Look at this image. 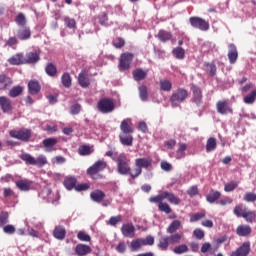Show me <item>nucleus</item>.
Returning <instances> with one entry per match:
<instances>
[{"instance_id": "obj_1", "label": "nucleus", "mask_w": 256, "mask_h": 256, "mask_svg": "<svg viewBox=\"0 0 256 256\" xmlns=\"http://www.w3.org/2000/svg\"><path fill=\"white\" fill-rule=\"evenodd\" d=\"M120 130L122 134H119L120 143L126 147H131L133 145V133L135 129L133 128V122L131 118H126L122 120L120 124Z\"/></svg>"}, {"instance_id": "obj_2", "label": "nucleus", "mask_w": 256, "mask_h": 256, "mask_svg": "<svg viewBox=\"0 0 256 256\" xmlns=\"http://www.w3.org/2000/svg\"><path fill=\"white\" fill-rule=\"evenodd\" d=\"M105 169H107V162L104 160H98L87 169L86 173L91 177V179L97 181L99 179H103V175L100 173L101 171H105Z\"/></svg>"}, {"instance_id": "obj_3", "label": "nucleus", "mask_w": 256, "mask_h": 256, "mask_svg": "<svg viewBox=\"0 0 256 256\" xmlns=\"http://www.w3.org/2000/svg\"><path fill=\"white\" fill-rule=\"evenodd\" d=\"M117 171L120 175H135V172H131V166H129V160L125 154H120L116 158Z\"/></svg>"}, {"instance_id": "obj_4", "label": "nucleus", "mask_w": 256, "mask_h": 256, "mask_svg": "<svg viewBox=\"0 0 256 256\" xmlns=\"http://www.w3.org/2000/svg\"><path fill=\"white\" fill-rule=\"evenodd\" d=\"M135 167L134 174H131V179H137V177L143 173V169L153 167V160L149 158H137L135 160Z\"/></svg>"}, {"instance_id": "obj_5", "label": "nucleus", "mask_w": 256, "mask_h": 256, "mask_svg": "<svg viewBox=\"0 0 256 256\" xmlns=\"http://www.w3.org/2000/svg\"><path fill=\"white\" fill-rule=\"evenodd\" d=\"M187 97H189V92L185 88L176 89L170 97L171 106L179 107V105H181V103H183Z\"/></svg>"}, {"instance_id": "obj_6", "label": "nucleus", "mask_w": 256, "mask_h": 256, "mask_svg": "<svg viewBox=\"0 0 256 256\" xmlns=\"http://www.w3.org/2000/svg\"><path fill=\"white\" fill-rule=\"evenodd\" d=\"M97 109L104 115L113 113V111H115V102L111 98H101L97 103Z\"/></svg>"}, {"instance_id": "obj_7", "label": "nucleus", "mask_w": 256, "mask_h": 256, "mask_svg": "<svg viewBox=\"0 0 256 256\" xmlns=\"http://www.w3.org/2000/svg\"><path fill=\"white\" fill-rule=\"evenodd\" d=\"M189 23L194 29H199V31H209V22L201 17H190Z\"/></svg>"}, {"instance_id": "obj_8", "label": "nucleus", "mask_w": 256, "mask_h": 256, "mask_svg": "<svg viewBox=\"0 0 256 256\" xmlns=\"http://www.w3.org/2000/svg\"><path fill=\"white\" fill-rule=\"evenodd\" d=\"M9 135L13 139H18L19 141H23L24 143H27V141L31 139L32 133L29 129H21V130H10Z\"/></svg>"}, {"instance_id": "obj_9", "label": "nucleus", "mask_w": 256, "mask_h": 256, "mask_svg": "<svg viewBox=\"0 0 256 256\" xmlns=\"http://www.w3.org/2000/svg\"><path fill=\"white\" fill-rule=\"evenodd\" d=\"M133 57H134L133 53L126 52L121 54L119 59V68L121 71H127V69L131 67Z\"/></svg>"}, {"instance_id": "obj_10", "label": "nucleus", "mask_w": 256, "mask_h": 256, "mask_svg": "<svg viewBox=\"0 0 256 256\" xmlns=\"http://www.w3.org/2000/svg\"><path fill=\"white\" fill-rule=\"evenodd\" d=\"M217 113L220 115H227L228 113H233V108L229 105V101L220 100L216 103Z\"/></svg>"}, {"instance_id": "obj_11", "label": "nucleus", "mask_w": 256, "mask_h": 256, "mask_svg": "<svg viewBox=\"0 0 256 256\" xmlns=\"http://www.w3.org/2000/svg\"><path fill=\"white\" fill-rule=\"evenodd\" d=\"M191 91L192 103H195V105H201V103H203V91H201V88L197 85H192Z\"/></svg>"}, {"instance_id": "obj_12", "label": "nucleus", "mask_w": 256, "mask_h": 256, "mask_svg": "<svg viewBox=\"0 0 256 256\" xmlns=\"http://www.w3.org/2000/svg\"><path fill=\"white\" fill-rule=\"evenodd\" d=\"M251 252V242H244L238 249L233 251L230 256H248Z\"/></svg>"}, {"instance_id": "obj_13", "label": "nucleus", "mask_w": 256, "mask_h": 256, "mask_svg": "<svg viewBox=\"0 0 256 256\" xmlns=\"http://www.w3.org/2000/svg\"><path fill=\"white\" fill-rule=\"evenodd\" d=\"M78 84L83 89H87L89 85H91V80L89 79V71L88 70H82L78 75Z\"/></svg>"}, {"instance_id": "obj_14", "label": "nucleus", "mask_w": 256, "mask_h": 256, "mask_svg": "<svg viewBox=\"0 0 256 256\" xmlns=\"http://www.w3.org/2000/svg\"><path fill=\"white\" fill-rule=\"evenodd\" d=\"M239 58V52L237 51V46L235 44L231 43L228 45V59L230 65H234V63H237V59Z\"/></svg>"}, {"instance_id": "obj_15", "label": "nucleus", "mask_w": 256, "mask_h": 256, "mask_svg": "<svg viewBox=\"0 0 256 256\" xmlns=\"http://www.w3.org/2000/svg\"><path fill=\"white\" fill-rule=\"evenodd\" d=\"M0 108L4 113H11V111H13L11 99L6 96H0Z\"/></svg>"}, {"instance_id": "obj_16", "label": "nucleus", "mask_w": 256, "mask_h": 256, "mask_svg": "<svg viewBox=\"0 0 256 256\" xmlns=\"http://www.w3.org/2000/svg\"><path fill=\"white\" fill-rule=\"evenodd\" d=\"M41 59L38 52H28L24 56V65H35Z\"/></svg>"}, {"instance_id": "obj_17", "label": "nucleus", "mask_w": 256, "mask_h": 256, "mask_svg": "<svg viewBox=\"0 0 256 256\" xmlns=\"http://www.w3.org/2000/svg\"><path fill=\"white\" fill-rule=\"evenodd\" d=\"M17 37L20 41H27L31 39V28L28 26H22L17 31Z\"/></svg>"}, {"instance_id": "obj_18", "label": "nucleus", "mask_w": 256, "mask_h": 256, "mask_svg": "<svg viewBox=\"0 0 256 256\" xmlns=\"http://www.w3.org/2000/svg\"><path fill=\"white\" fill-rule=\"evenodd\" d=\"M121 233L123 237L132 239V237H135V226L131 223L123 224L121 227Z\"/></svg>"}, {"instance_id": "obj_19", "label": "nucleus", "mask_w": 256, "mask_h": 256, "mask_svg": "<svg viewBox=\"0 0 256 256\" xmlns=\"http://www.w3.org/2000/svg\"><path fill=\"white\" fill-rule=\"evenodd\" d=\"M11 85H13V80L5 74H0V91H7Z\"/></svg>"}, {"instance_id": "obj_20", "label": "nucleus", "mask_w": 256, "mask_h": 256, "mask_svg": "<svg viewBox=\"0 0 256 256\" xmlns=\"http://www.w3.org/2000/svg\"><path fill=\"white\" fill-rule=\"evenodd\" d=\"M57 138H46L42 141V145L45 147V151L47 153H51V151H55V145H57Z\"/></svg>"}, {"instance_id": "obj_21", "label": "nucleus", "mask_w": 256, "mask_h": 256, "mask_svg": "<svg viewBox=\"0 0 256 256\" xmlns=\"http://www.w3.org/2000/svg\"><path fill=\"white\" fill-rule=\"evenodd\" d=\"M251 231V226L242 224L236 228V235H238V237H249Z\"/></svg>"}, {"instance_id": "obj_22", "label": "nucleus", "mask_w": 256, "mask_h": 256, "mask_svg": "<svg viewBox=\"0 0 256 256\" xmlns=\"http://www.w3.org/2000/svg\"><path fill=\"white\" fill-rule=\"evenodd\" d=\"M15 185L20 191H30L31 185H33V181L27 179L18 180L15 182Z\"/></svg>"}, {"instance_id": "obj_23", "label": "nucleus", "mask_w": 256, "mask_h": 256, "mask_svg": "<svg viewBox=\"0 0 256 256\" xmlns=\"http://www.w3.org/2000/svg\"><path fill=\"white\" fill-rule=\"evenodd\" d=\"M156 38L160 40L161 43H167L173 39V34L167 30L161 29L158 31Z\"/></svg>"}, {"instance_id": "obj_24", "label": "nucleus", "mask_w": 256, "mask_h": 256, "mask_svg": "<svg viewBox=\"0 0 256 256\" xmlns=\"http://www.w3.org/2000/svg\"><path fill=\"white\" fill-rule=\"evenodd\" d=\"M67 235V230H65V226H56L53 230V237L58 239V241H63Z\"/></svg>"}, {"instance_id": "obj_25", "label": "nucleus", "mask_w": 256, "mask_h": 256, "mask_svg": "<svg viewBox=\"0 0 256 256\" xmlns=\"http://www.w3.org/2000/svg\"><path fill=\"white\" fill-rule=\"evenodd\" d=\"M132 77L134 81H145L147 79V71L143 70L142 68H137L133 70Z\"/></svg>"}, {"instance_id": "obj_26", "label": "nucleus", "mask_w": 256, "mask_h": 256, "mask_svg": "<svg viewBox=\"0 0 256 256\" xmlns=\"http://www.w3.org/2000/svg\"><path fill=\"white\" fill-rule=\"evenodd\" d=\"M10 65H25V56L21 53H17L8 59Z\"/></svg>"}, {"instance_id": "obj_27", "label": "nucleus", "mask_w": 256, "mask_h": 256, "mask_svg": "<svg viewBox=\"0 0 256 256\" xmlns=\"http://www.w3.org/2000/svg\"><path fill=\"white\" fill-rule=\"evenodd\" d=\"M74 251L78 256H85V255H89V253H91L92 249L89 247V245L78 244L75 247Z\"/></svg>"}, {"instance_id": "obj_28", "label": "nucleus", "mask_w": 256, "mask_h": 256, "mask_svg": "<svg viewBox=\"0 0 256 256\" xmlns=\"http://www.w3.org/2000/svg\"><path fill=\"white\" fill-rule=\"evenodd\" d=\"M105 197V192L99 189L94 190L90 193V198L94 201V203H101V201H103Z\"/></svg>"}, {"instance_id": "obj_29", "label": "nucleus", "mask_w": 256, "mask_h": 256, "mask_svg": "<svg viewBox=\"0 0 256 256\" xmlns=\"http://www.w3.org/2000/svg\"><path fill=\"white\" fill-rule=\"evenodd\" d=\"M28 91L30 95H37L39 91H41V85L39 84V81L37 80H31L28 83Z\"/></svg>"}, {"instance_id": "obj_30", "label": "nucleus", "mask_w": 256, "mask_h": 256, "mask_svg": "<svg viewBox=\"0 0 256 256\" xmlns=\"http://www.w3.org/2000/svg\"><path fill=\"white\" fill-rule=\"evenodd\" d=\"M64 186L68 191H71L72 189H75L77 186V178L74 176H68L64 179Z\"/></svg>"}, {"instance_id": "obj_31", "label": "nucleus", "mask_w": 256, "mask_h": 256, "mask_svg": "<svg viewBox=\"0 0 256 256\" xmlns=\"http://www.w3.org/2000/svg\"><path fill=\"white\" fill-rule=\"evenodd\" d=\"M164 199H167L171 205H179V203H181V199L169 191H164Z\"/></svg>"}, {"instance_id": "obj_32", "label": "nucleus", "mask_w": 256, "mask_h": 256, "mask_svg": "<svg viewBox=\"0 0 256 256\" xmlns=\"http://www.w3.org/2000/svg\"><path fill=\"white\" fill-rule=\"evenodd\" d=\"M45 73L48 77H57V66L51 62L47 63L45 66Z\"/></svg>"}, {"instance_id": "obj_33", "label": "nucleus", "mask_w": 256, "mask_h": 256, "mask_svg": "<svg viewBox=\"0 0 256 256\" xmlns=\"http://www.w3.org/2000/svg\"><path fill=\"white\" fill-rule=\"evenodd\" d=\"M94 149L93 146H89L87 144H83L78 148V153L79 155H81L82 157H85L87 155H91V153H93Z\"/></svg>"}, {"instance_id": "obj_34", "label": "nucleus", "mask_w": 256, "mask_h": 256, "mask_svg": "<svg viewBox=\"0 0 256 256\" xmlns=\"http://www.w3.org/2000/svg\"><path fill=\"white\" fill-rule=\"evenodd\" d=\"M143 245H145V240L141 239V238H137L131 241L130 243V249L131 251H139V249H141V247H143Z\"/></svg>"}, {"instance_id": "obj_35", "label": "nucleus", "mask_w": 256, "mask_h": 256, "mask_svg": "<svg viewBox=\"0 0 256 256\" xmlns=\"http://www.w3.org/2000/svg\"><path fill=\"white\" fill-rule=\"evenodd\" d=\"M159 87H160V91L169 92L171 91V89H173V83H171V81L168 79H161L159 81Z\"/></svg>"}, {"instance_id": "obj_36", "label": "nucleus", "mask_w": 256, "mask_h": 256, "mask_svg": "<svg viewBox=\"0 0 256 256\" xmlns=\"http://www.w3.org/2000/svg\"><path fill=\"white\" fill-rule=\"evenodd\" d=\"M217 149V139L214 137L208 138L206 142V152L211 153V151H215Z\"/></svg>"}, {"instance_id": "obj_37", "label": "nucleus", "mask_w": 256, "mask_h": 256, "mask_svg": "<svg viewBox=\"0 0 256 256\" xmlns=\"http://www.w3.org/2000/svg\"><path fill=\"white\" fill-rule=\"evenodd\" d=\"M61 83L63 87H65L66 89H69V87H71L72 85L71 74L67 72L63 73L61 76Z\"/></svg>"}, {"instance_id": "obj_38", "label": "nucleus", "mask_w": 256, "mask_h": 256, "mask_svg": "<svg viewBox=\"0 0 256 256\" xmlns=\"http://www.w3.org/2000/svg\"><path fill=\"white\" fill-rule=\"evenodd\" d=\"M243 219H245V221L247 223H255V219H256V213L255 211H245L242 215Z\"/></svg>"}, {"instance_id": "obj_39", "label": "nucleus", "mask_w": 256, "mask_h": 256, "mask_svg": "<svg viewBox=\"0 0 256 256\" xmlns=\"http://www.w3.org/2000/svg\"><path fill=\"white\" fill-rule=\"evenodd\" d=\"M23 93V86H14L10 89L8 95L9 97L15 98L19 97Z\"/></svg>"}, {"instance_id": "obj_40", "label": "nucleus", "mask_w": 256, "mask_h": 256, "mask_svg": "<svg viewBox=\"0 0 256 256\" xmlns=\"http://www.w3.org/2000/svg\"><path fill=\"white\" fill-rule=\"evenodd\" d=\"M256 100V89L252 90L250 94L246 95L243 99L246 105H253Z\"/></svg>"}, {"instance_id": "obj_41", "label": "nucleus", "mask_w": 256, "mask_h": 256, "mask_svg": "<svg viewBox=\"0 0 256 256\" xmlns=\"http://www.w3.org/2000/svg\"><path fill=\"white\" fill-rule=\"evenodd\" d=\"M220 198H221V192L212 191V193L207 195L206 201H208V203H215V201H218Z\"/></svg>"}, {"instance_id": "obj_42", "label": "nucleus", "mask_w": 256, "mask_h": 256, "mask_svg": "<svg viewBox=\"0 0 256 256\" xmlns=\"http://www.w3.org/2000/svg\"><path fill=\"white\" fill-rule=\"evenodd\" d=\"M15 23L18 27H25L27 25V18L25 14L19 13L15 18Z\"/></svg>"}, {"instance_id": "obj_43", "label": "nucleus", "mask_w": 256, "mask_h": 256, "mask_svg": "<svg viewBox=\"0 0 256 256\" xmlns=\"http://www.w3.org/2000/svg\"><path fill=\"white\" fill-rule=\"evenodd\" d=\"M172 55L176 58V59H185V49L181 48V47H176L172 50Z\"/></svg>"}, {"instance_id": "obj_44", "label": "nucleus", "mask_w": 256, "mask_h": 256, "mask_svg": "<svg viewBox=\"0 0 256 256\" xmlns=\"http://www.w3.org/2000/svg\"><path fill=\"white\" fill-rule=\"evenodd\" d=\"M182 238H183V236L179 233L173 234V235L167 237L168 243L170 245H177V243H181Z\"/></svg>"}, {"instance_id": "obj_45", "label": "nucleus", "mask_w": 256, "mask_h": 256, "mask_svg": "<svg viewBox=\"0 0 256 256\" xmlns=\"http://www.w3.org/2000/svg\"><path fill=\"white\" fill-rule=\"evenodd\" d=\"M205 67L206 73H208L210 77H215V75L217 74V66L214 63H206Z\"/></svg>"}, {"instance_id": "obj_46", "label": "nucleus", "mask_w": 256, "mask_h": 256, "mask_svg": "<svg viewBox=\"0 0 256 256\" xmlns=\"http://www.w3.org/2000/svg\"><path fill=\"white\" fill-rule=\"evenodd\" d=\"M20 159L26 162V165H35V157L31 156V154H28V153L21 154Z\"/></svg>"}, {"instance_id": "obj_47", "label": "nucleus", "mask_w": 256, "mask_h": 256, "mask_svg": "<svg viewBox=\"0 0 256 256\" xmlns=\"http://www.w3.org/2000/svg\"><path fill=\"white\" fill-rule=\"evenodd\" d=\"M138 91H139V97L141 99V101H147L149 94L147 92V86L145 85H141L138 87Z\"/></svg>"}, {"instance_id": "obj_48", "label": "nucleus", "mask_w": 256, "mask_h": 256, "mask_svg": "<svg viewBox=\"0 0 256 256\" xmlns=\"http://www.w3.org/2000/svg\"><path fill=\"white\" fill-rule=\"evenodd\" d=\"M200 251L201 253H210V255L215 254V249H213L211 243L209 242H205L204 244H202Z\"/></svg>"}, {"instance_id": "obj_49", "label": "nucleus", "mask_w": 256, "mask_h": 256, "mask_svg": "<svg viewBox=\"0 0 256 256\" xmlns=\"http://www.w3.org/2000/svg\"><path fill=\"white\" fill-rule=\"evenodd\" d=\"M188 251L189 247H187L186 244L178 245L173 249V253H175V255H183V253H187Z\"/></svg>"}, {"instance_id": "obj_50", "label": "nucleus", "mask_w": 256, "mask_h": 256, "mask_svg": "<svg viewBox=\"0 0 256 256\" xmlns=\"http://www.w3.org/2000/svg\"><path fill=\"white\" fill-rule=\"evenodd\" d=\"M181 227V221L174 220L167 228V233H175Z\"/></svg>"}, {"instance_id": "obj_51", "label": "nucleus", "mask_w": 256, "mask_h": 256, "mask_svg": "<svg viewBox=\"0 0 256 256\" xmlns=\"http://www.w3.org/2000/svg\"><path fill=\"white\" fill-rule=\"evenodd\" d=\"M163 201H165V192H162L159 195L152 196V197L149 198L150 203H158V205L160 203H163Z\"/></svg>"}, {"instance_id": "obj_52", "label": "nucleus", "mask_w": 256, "mask_h": 256, "mask_svg": "<svg viewBox=\"0 0 256 256\" xmlns=\"http://www.w3.org/2000/svg\"><path fill=\"white\" fill-rule=\"evenodd\" d=\"M237 187H239V182L232 181V182L225 184L224 191L226 193H231V191H235V189H237Z\"/></svg>"}, {"instance_id": "obj_53", "label": "nucleus", "mask_w": 256, "mask_h": 256, "mask_svg": "<svg viewBox=\"0 0 256 256\" xmlns=\"http://www.w3.org/2000/svg\"><path fill=\"white\" fill-rule=\"evenodd\" d=\"M185 151H187V144L180 143L179 148L177 150V157L176 159H183L185 157Z\"/></svg>"}, {"instance_id": "obj_54", "label": "nucleus", "mask_w": 256, "mask_h": 256, "mask_svg": "<svg viewBox=\"0 0 256 256\" xmlns=\"http://www.w3.org/2000/svg\"><path fill=\"white\" fill-rule=\"evenodd\" d=\"M201 219H205V212L190 214V223H197Z\"/></svg>"}, {"instance_id": "obj_55", "label": "nucleus", "mask_w": 256, "mask_h": 256, "mask_svg": "<svg viewBox=\"0 0 256 256\" xmlns=\"http://www.w3.org/2000/svg\"><path fill=\"white\" fill-rule=\"evenodd\" d=\"M158 211H161V213H166V215H169L171 213V206L167 204V202H162L158 204Z\"/></svg>"}, {"instance_id": "obj_56", "label": "nucleus", "mask_w": 256, "mask_h": 256, "mask_svg": "<svg viewBox=\"0 0 256 256\" xmlns=\"http://www.w3.org/2000/svg\"><path fill=\"white\" fill-rule=\"evenodd\" d=\"M247 208H243V205H236L234 207L233 213L236 217H243V214L246 213Z\"/></svg>"}, {"instance_id": "obj_57", "label": "nucleus", "mask_w": 256, "mask_h": 256, "mask_svg": "<svg viewBox=\"0 0 256 256\" xmlns=\"http://www.w3.org/2000/svg\"><path fill=\"white\" fill-rule=\"evenodd\" d=\"M9 223V213L2 211L0 212V227H4Z\"/></svg>"}, {"instance_id": "obj_58", "label": "nucleus", "mask_w": 256, "mask_h": 256, "mask_svg": "<svg viewBox=\"0 0 256 256\" xmlns=\"http://www.w3.org/2000/svg\"><path fill=\"white\" fill-rule=\"evenodd\" d=\"M112 45L115 49H121L122 47H125V39L117 37L113 40Z\"/></svg>"}, {"instance_id": "obj_59", "label": "nucleus", "mask_w": 256, "mask_h": 256, "mask_svg": "<svg viewBox=\"0 0 256 256\" xmlns=\"http://www.w3.org/2000/svg\"><path fill=\"white\" fill-rule=\"evenodd\" d=\"M37 167H43L47 165V157L45 155H39L37 159H35V164Z\"/></svg>"}, {"instance_id": "obj_60", "label": "nucleus", "mask_w": 256, "mask_h": 256, "mask_svg": "<svg viewBox=\"0 0 256 256\" xmlns=\"http://www.w3.org/2000/svg\"><path fill=\"white\" fill-rule=\"evenodd\" d=\"M169 245V239L167 237L162 238L158 243V247L162 249V251H167Z\"/></svg>"}, {"instance_id": "obj_61", "label": "nucleus", "mask_w": 256, "mask_h": 256, "mask_svg": "<svg viewBox=\"0 0 256 256\" xmlns=\"http://www.w3.org/2000/svg\"><path fill=\"white\" fill-rule=\"evenodd\" d=\"M6 47H15V45H19V39L15 36L9 37L5 42Z\"/></svg>"}, {"instance_id": "obj_62", "label": "nucleus", "mask_w": 256, "mask_h": 256, "mask_svg": "<svg viewBox=\"0 0 256 256\" xmlns=\"http://www.w3.org/2000/svg\"><path fill=\"white\" fill-rule=\"evenodd\" d=\"M77 237L79 241H84L85 243H89V241H91V236L83 231H79Z\"/></svg>"}, {"instance_id": "obj_63", "label": "nucleus", "mask_w": 256, "mask_h": 256, "mask_svg": "<svg viewBox=\"0 0 256 256\" xmlns=\"http://www.w3.org/2000/svg\"><path fill=\"white\" fill-rule=\"evenodd\" d=\"M193 235L196 239H198L199 241H201V239L205 238V232L201 229V228H196L193 231Z\"/></svg>"}, {"instance_id": "obj_64", "label": "nucleus", "mask_w": 256, "mask_h": 256, "mask_svg": "<svg viewBox=\"0 0 256 256\" xmlns=\"http://www.w3.org/2000/svg\"><path fill=\"white\" fill-rule=\"evenodd\" d=\"M244 201L247 203H253L256 201V194L253 192H248L244 195Z\"/></svg>"}]
</instances>
